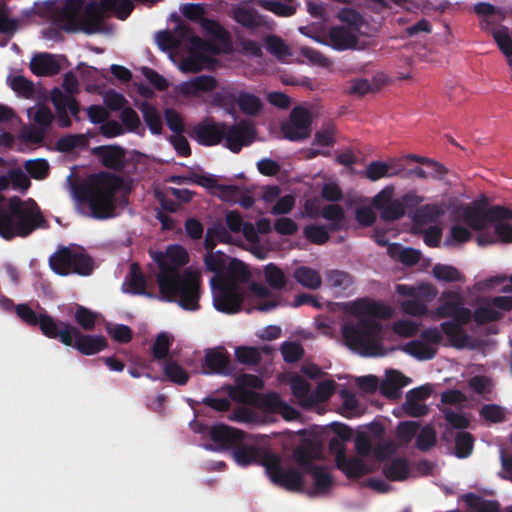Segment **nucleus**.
<instances>
[{"label": "nucleus", "instance_id": "obj_35", "mask_svg": "<svg viewBox=\"0 0 512 512\" xmlns=\"http://www.w3.org/2000/svg\"><path fill=\"white\" fill-rule=\"evenodd\" d=\"M320 215L329 222L328 230L337 232L345 226V211L339 204H329L324 206Z\"/></svg>", "mask_w": 512, "mask_h": 512}, {"label": "nucleus", "instance_id": "obj_23", "mask_svg": "<svg viewBox=\"0 0 512 512\" xmlns=\"http://www.w3.org/2000/svg\"><path fill=\"white\" fill-rule=\"evenodd\" d=\"M204 373L227 375L231 372L228 352L222 348L210 349L205 354Z\"/></svg>", "mask_w": 512, "mask_h": 512}, {"label": "nucleus", "instance_id": "obj_39", "mask_svg": "<svg viewBox=\"0 0 512 512\" xmlns=\"http://www.w3.org/2000/svg\"><path fill=\"white\" fill-rule=\"evenodd\" d=\"M224 280L232 283L247 282L250 278V272L247 266L238 259H232L225 269V274L221 276Z\"/></svg>", "mask_w": 512, "mask_h": 512}, {"label": "nucleus", "instance_id": "obj_24", "mask_svg": "<svg viewBox=\"0 0 512 512\" xmlns=\"http://www.w3.org/2000/svg\"><path fill=\"white\" fill-rule=\"evenodd\" d=\"M304 473L311 475L313 478V489L307 492L308 496H325L330 493L334 479L327 467L317 464L304 471Z\"/></svg>", "mask_w": 512, "mask_h": 512}, {"label": "nucleus", "instance_id": "obj_26", "mask_svg": "<svg viewBox=\"0 0 512 512\" xmlns=\"http://www.w3.org/2000/svg\"><path fill=\"white\" fill-rule=\"evenodd\" d=\"M358 43L357 36L345 26L331 27L328 32L327 44L333 49L344 51L354 49Z\"/></svg>", "mask_w": 512, "mask_h": 512}, {"label": "nucleus", "instance_id": "obj_52", "mask_svg": "<svg viewBox=\"0 0 512 512\" xmlns=\"http://www.w3.org/2000/svg\"><path fill=\"white\" fill-rule=\"evenodd\" d=\"M290 387L293 396L298 399L300 404L304 405L310 402L311 386L306 379L296 375L291 379Z\"/></svg>", "mask_w": 512, "mask_h": 512}, {"label": "nucleus", "instance_id": "obj_63", "mask_svg": "<svg viewBox=\"0 0 512 512\" xmlns=\"http://www.w3.org/2000/svg\"><path fill=\"white\" fill-rule=\"evenodd\" d=\"M186 130H172V134L169 137V141L173 148L176 150L178 155L187 157L191 154V148L189 142L183 132Z\"/></svg>", "mask_w": 512, "mask_h": 512}, {"label": "nucleus", "instance_id": "obj_33", "mask_svg": "<svg viewBox=\"0 0 512 512\" xmlns=\"http://www.w3.org/2000/svg\"><path fill=\"white\" fill-rule=\"evenodd\" d=\"M410 472L409 462L406 458L397 457L384 464L383 475L390 481H403Z\"/></svg>", "mask_w": 512, "mask_h": 512}, {"label": "nucleus", "instance_id": "obj_29", "mask_svg": "<svg viewBox=\"0 0 512 512\" xmlns=\"http://www.w3.org/2000/svg\"><path fill=\"white\" fill-rule=\"evenodd\" d=\"M204 32L213 38L222 48L221 52H230L232 48V38L228 30H226L218 21L213 19H204L201 23Z\"/></svg>", "mask_w": 512, "mask_h": 512}, {"label": "nucleus", "instance_id": "obj_31", "mask_svg": "<svg viewBox=\"0 0 512 512\" xmlns=\"http://www.w3.org/2000/svg\"><path fill=\"white\" fill-rule=\"evenodd\" d=\"M463 325L465 324L459 321H445L441 323V330L447 336L450 345L457 349L465 348L469 342V336Z\"/></svg>", "mask_w": 512, "mask_h": 512}, {"label": "nucleus", "instance_id": "obj_43", "mask_svg": "<svg viewBox=\"0 0 512 512\" xmlns=\"http://www.w3.org/2000/svg\"><path fill=\"white\" fill-rule=\"evenodd\" d=\"M264 276L267 284L275 290L286 289L289 284L282 269L273 263H269L265 266Z\"/></svg>", "mask_w": 512, "mask_h": 512}, {"label": "nucleus", "instance_id": "obj_13", "mask_svg": "<svg viewBox=\"0 0 512 512\" xmlns=\"http://www.w3.org/2000/svg\"><path fill=\"white\" fill-rule=\"evenodd\" d=\"M15 313L27 326H38L45 337L57 339V333L60 328L61 321L49 315L45 310L42 313L37 314L29 304L21 303L16 305Z\"/></svg>", "mask_w": 512, "mask_h": 512}, {"label": "nucleus", "instance_id": "obj_59", "mask_svg": "<svg viewBox=\"0 0 512 512\" xmlns=\"http://www.w3.org/2000/svg\"><path fill=\"white\" fill-rule=\"evenodd\" d=\"M204 262L209 271L216 273L215 276H222L226 269V255L221 251L207 253Z\"/></svg>", "mask_w": 512, "mask_h": 512}, {"label": "nucleus", "instance_id": "obj_28", "mask_svg": "<svg viewBox=\"0 0 512 512\" xmlns=\"http://www.w3.org/2000/svg\"><path fill=\"white\" fill-rule=\"evenodd\" d=\"M262 408L270 412L279 413L284 419L289 421L294 420L299 416V412L282 400L276 392H269L263 396Z\"/></svg>", "mask_w": 512, "mask_h": 512}, {"label": "nucleus", "instance_id": "obj_10", "mask_svg": "<svg viewBox=\"0 0 512 512\" xmlns=\"http://www.w3.org/2000/svg\"><path fill=\"white\" fill-rule=\"evenodd\" d=\"M57 339L87 356L97 354L108 347V341L104 336L83 334L76 326L64 321L60 322Z\"/></svg>", "mask_w": 512, "mask_h": 512}, {"label": "nucleus", "instance_id": "obj_47", "mask_svg": "<svg viewBox=\"0 0 512 512\" xmlns=\"http://www.w3.org/2000/svg\"><path fill=\"white\" fill-rule=\"evenodd\" d=\"M502 312L495 309L490 303L481 304L472 313V318L478 325L488 324L502 318Z\"/></svg>", "mask_w": 512, "mask_h": 512}, {"label": "nucleus", "instance_id": "obj_27", "mask_svg": "<svg viewBox=\"0 0 512 512\" xmlns=\"http://www.w3.org/2000/svg\"><path fill=\"white\" fill-rule=\"evenodd\" d=\"M29 67L36 76H54L61 70L56 56L50 53L36 54L31 59Z\"/></svg>", "mask_w": 512, "mask_h": 512}, {"label": "nucleus", "instance_id": "obj_60", "mask_svg": "<svg viewBox=\"0 0 512 512\" xmlns=\"http://www.w3.org/2000/svg\"><path fill=\"white\" fill-rule=\"evenodd\" d=\"M76 323L86 331H91L95 328L97 315L90 309L84 306H78L74 315Z\"/></svg>", "mask_w": 512, "mask_h": 512}, {"label": "nucleus", "instance_id": "obj_3", "mask_svg": "<svg viewBox=\"0 0 512 512\" xmlns=\"http://www.w3.org/2000/svg\"><path fill=\"white\" fill-rule=\"evenodd\" d=\"M133 8L132 0H100L89 3H85V0H65L57 21L65 32L91 35L103 30L106 12H113L118 19L125 20Z\"/></svg>", "mask_w": 512, "mask_h": 512}, {"label": "nucleus", "instance_id": "obj_20", "mask_svg": "<svg viewBox=\"0 0 512 512\" xmlns=\"http://www.w3.org/2000/svg\"><path fill=\"white\" fill-rule=\"evenodd\" d=\"M239 89L233 84L224 85L211 94L210 105L222 108L226 114L237 118V98Z\"/></svg>", "mask_w": 512, "mask_h": 512}, {"label": "nucleus", "instance_id": "obj_6", "mask_svg": "<svg viewBox=\"0 0 512 512\" xmlns=\"http://www.w3.org/2000/svg\"><path fill=\"white\" fill-rule=\"evenodd\" d=\"M50 268L60 276L78 274L89 276L95 265L93 258L83 249L60 247L49 258Z\"/></svg>", "mask_w": 512, "mask_h": 512}, {"label": "nucleus", "instance_id": "obj_15", "mask_svg": "<svg viewBox=\"0 0 512 512\" xmlns=\"http://www.w3.org/2000/svg\"><path fill=\"white\" fill-rule=\"evenodd\" d=\"M329 449L335 454L336 467L342 471L347 478L357 479L368 473L366 464L360 458H347L345 446L341 440L334 437L329 441Z\"/></svg>", "mask_w": 512, "mask_h": 512}, {"label": "nucleus", "instance_id": "obj_8", "mask_svg": "<svg viewBox=\"0 0 512 512\" xmlns=\"http://www.w3.org/2000/svg\"><path fill=\"white\" fill-rule=\"evenodd\" d=\"M64 94L59 88H54L51 92V101L56 109V118L61 128H69L72 125L70 116L77 118L79 113V104L72 96L78 92V80L74 73L67 72L62 84Z\"/></svg>", "mask_w": 512, "mask_h": 512}, {"label": "nucleus", "instance_id": "obj_49", "mask_svg": "<svg viewBox=\"0 0 512 512\" xmlns=\"http://www.w3.org/2000/svg\"><path fill=\"white\" fill-rule=\"evenodd\" d=\"M389 253L405 265L412 266L419 262L421 254L418 250L410 247H402L394 244L389 247Z\"/></svg>", "mask_w": 512, "mask_h": 512}, {"label": "nucleus", "instance_id": "obj_25", "mask_svg": "<svg viewBox=\"0 0 512 512\" xmlns=\"http://www.w3.org/2000/svg\"><path fill=\"white\" fill-rule=\"evenodd\" d=\"M232 450L234 460L241 466H248L253 463L263 466L264 457L274 454L255 445H245L243 442L236 445Z\"/></svg>", "mask_w": 512, "mask_h": 512}, {"label": "nucleus", "instance_id": "obj_7", "mask_svg": "<svg viewBox=\"0 0 512 512\" xmlns=\"http://www.w3.org/2000/svg\"><path fill=\"white\" fill-rule=\"evenodd\" d=\"M256 132L257 130H189V135L201 145L223 144L231 152L238 153L257 139Z\"/></svg>", "mask_w": 512, "mask_h": 512}, {"label": "nucleus", "instance_id": "obj_58", "mask_svg": "<svg viewBox=\"0 0 512 512\" xmlns=\"http://www.w3.org/2000/svg\"><path fill=\"white\" fill-rule=\"evenodd\" d=\"M24 168L32 178L37 180L45 179L49 174V163L42 158L26 161Z\"/></svg>", "mask_w": 512, "mask_h": 512}, {"label": "nucleus", "instance_id": "obj_38", "mask_svg": "<svg viewBox=\"0 0 512 512\" xmlns=\"http://www.w3.org/2000/svg\"><path fill=\"white\" fill-rule=\"evenodd\" d=\"M294 279L303 287L318 289L322 284L319 272L307 266L297 267L293 272Z\"/></svg>", "mask_w": 512, "mask_h": 512}, {"label": "nucleus", "instance_id": "obj_34", "mask_svg": "<svg viewBox=\"0 0 512 512\" xmlns=\"http://www.w3.org/2000/svg\"><path fill=\"white\" fill-rule=\"evenodd\" d=\"M95 133L88 130L87 134H69L61 137L57 143V149L60 152L69 153L74 149H85L89 145V137H93Z\"/></svg>", "mask_w": 512, "mask_h": 512}, {"label": "nucleus", "instance_id": "obj_45", "mask_svg": "<svg viewBox=\"0 0 512 512\" xmlns=\"http://www.w3.org/2000/svg\"><path fill=\"white\" fill-rule=\"evenodd\" d=\"M264 42L266 50L279 60H284L292 55L290 47L279 36L267 35Z\"/></svg>", "mask_w": 512, "mask_h": 512}, {"label": "nucleus", "instance_id": "obj_40", "mask_svg": "<svg viewBox=\"0 0 512 512\" xmlns=\"http://www.w3.org/2000/svg\"><path fill=\"white\" fill-rule=\"evenodd\" d=\"M467 507L473 512H499L500 506L497 501L486 500L474 493H467L463 497Z\"/></svg>", "mask_w": 512, "mask_h": 512}, {"label": "nucleus", "instance_id": "obj_53", "mask_svg": "<svg viewBox=\"0 0 512 512\" xmlns=\"http://www.w3.org/2000/svg\"><path fill=\"white\" fill-rule=\"evenodd\" d=\"M303 235L309 242L316 245H323L330 239L328 227L325 228L317 224L306 225L303 229Z\"/></svg>", "mask_w": 512, "mask_h": 512}, {"label": "nucleus", "instance_id": "obj_4", "mask_svg": "<svg viewBox=\"0 0 512 512\" xmlns=\"http://www.w3.org/2000/svg\"><path fill=\"white\" fill-rule=\"evenodd\" d=\"M48 227V221L34 200L24 201L18 196L7 199L0 192V236L4 240L25 238L39 228Z\"/></svg>", "mask_w": 512, "mask_h": 512}, {"label": "nucleus", "instance_id": "obj_9", "mask_svg": "<svg viewBox=\"0 0 512 512\" xmlns=\"http://www.w3.org/2000/svg\"><path fill=\"white\" fill-rule=\"evenodd\" d=\"M461 220L475 231L485 228L487 223L496 220H511L512 209L501 205L489 206L486 200L476 201L472 205H465L460 210Z\"/></svg>", "mask_w": 512, "mask_h": 512}, {"label": "nucleus", "instance_id": "obj_12", "mask_svg": "<svg viewBox=\"0 0 512 512\" xmlns=\"http://www.w3.org/2000/svg\"><path fill=\"white\" fill-rule=\"evenodd\" d=\"M263 467L271 480L277 486L288 491L303 492L304 477L296 468L284 469L282 467L281 458L277 454L266 455L263 459Z\"/></svg>", "mask_w": 512, "mask_h": 512}, {"label": "nucleus", "instance_id": "obj_32", "mask_svg": "<svg viewBox=\"0 0 512 512\" xmlns=\"http://www.w3.org/2000/svg\"><path fill=\"white\" fill-rule=\"evenodd\" d=\"M217 88V80L210 75H200L182 85L184 95L199 96L200 92H209Z\"/></svg>", "mask_w": 512, "mask_h": 512}, {"label": "nucleus", "instance_id": "obj_37", "mask_svg": "<svg viewBox=\"0 0 512 512\" xmlns=\"http://www.w3.org/2000/svg\"><path fill=\"white\" fill-rule=\"evenodd\" d=\"M402 350L420 361L433 359L437 353V348L423 342L421 339L406 343Z\"/></svg>", "mask_w": 512, "mask_h": 512}, {"label": "nucleus", "instance_id": "obj_50", "mask_svg": "<svg viewBox=\"0 0 512 512\" xmlns=\"http://www.w3.org/2000/svg\"><path fill=\"white\" fill-rule=\"evenodd\" d=\"M173 337L166 332L159 333L151 347L152 356L156 360H164L167 358L170 347L173 343Z\"/></svg>", "mask_w": 512, "mask_h": 512}, {"label": "nucleus", "instance_id": "obj_44", "mask_svg": "<svg viewBox=\"0 0 512 512\" xmlns=\"http://www.w3.org/2000/svg\"><path fill=\"white\" fill-rule=\"evenodd\" d=\"M163 372L165 377L178 385H185L189 380L188 372L175 360H166L163 365Z\"/></svg>", "mask_w": 512, "mask_h": 512}, {"label": "nucleus", "instance_id": "obj_51", "mask_svg": "<svg viewBox=\"0 0 512 512\" xmlns=\"http://www.w3.org/2000/svg\"><path fill=\"white\" fill-rule=\"evenodd\" d=\"M474 447V437L466 431H459L455 436V455L458 458H467Z\"/></svg>", "mask_w": 512, "mask_h": 512}, {"label": "nucleus", "instance_id": "obj_16", "mask_svg": "<svg viewBox=\"0 0 512 512\" xmlns=\"http://www.w3.org/2000/svg\"><path fill=\"white\" fill-rule=\"evenodd\" d=\"M506 18V12L503 9L498 8L491 17L483 18L480 22V26L485 31L491 33L495 42L497 43L500 51L509 58L511 56V44L512 39L509 35V30L505 26H498Z\"/></svg>", "mask_w": 512, "mask_h": 512}, {"label": "nucleus", "instance_id": "obj_54", "mask_svg": "<svg viewBox=\"0 0 512 512\" xmlns=\"http://www.w3.org/2000/svg\"><path fill=\"white\" fill-rule=\"evenodd\" d=\"M28 115L33 120V122L39 126L38 128H50L49 126L55 119L51 109L44 104L39 105L35 109H29Z\"/></svg>", "mask_w": 512, "mask_h": 512}, {"label": "nucleus", "instance_id": "obj_42", "mask_svg": "<svg viewBox=\"0 0 512 512\" xmlns=\"http://www.w3.org/2000/svg\"><path fill=\"white\" fill-rule=\"evenodd\" d=\"M228 394L229 397L236 402L257 404L262 407V398L264 395H261L253 390L246 389L239 384H236L235 387H230Z\"/></svg>", "mask_w": 512, "mask_h": 512}, {"label": "nucleus", "instance_id": "obj_19", "mask_svg": "<svg viewBox=\"0 0 512 512\" xmlns=\"http://www.w3.org/2000/svg\"><path fill=\"white\" fill-rule=\"evenodd\" d=\"M321 457L322 447L312 439H303L293 451V458L303 472L315 466L314 460Z\"/></svg>", "mask_w": 512, "mask_h": 512}, {"label": "nucleus", "instance_id": "obj_18", "mask_svg": "<svg viewBox=\"0 0 512 512\" xmlns=\"http://www.w3.org/2000/svg\"><path fill=\"white\" fill-rule=\"evenodd\" d=\"M102 165L113 171L120 172L125 167L126 152L123 148L114 145H101L92 149Z\"/></svg>", "mask_w": 512, "mask_h": 512}, {"label": "nucleus", "instance_id": "obj_17", "mask_svg": "<svg viewBox=\"0 0 512 512\" xmlns=\"http://www.w3.org/2000/svg\"><path fill=\"white\" fill-rule=\"evenodd\" d=\"M209 436L217 445V450L233 449L245 440L243 431L224 424L213 425L210 428Z\"/></svg>", "mask_w": 512, "mask_h": 512}, {"label": "nucleus", "instance_id": "obj_41", "mask_svg": "<svg viewBox=\"0 0 512 512\" xmlns=\"http://www.w3.org/2000/svg\"><path fill=\"white\" fill-rule=\"evenodd\" d=\"M290 122L292 128H310L313 122V114L309 108L303 105L295 106L290 112ZM280 128L289 127L282 124Z\"/></svg>", "mask_w": 512, "mask_h": 512}, {"label": "nucleus", "instance_id": "obj_2", "mask_svg": "<svg viewBox=\"0 0 512 512\" xmlns=\"http://www.w3.org/2000/svg\"><path fill=\"white\" fill-rule=\"evenodd\" d=\"M347 311L358 319L342 324L341 334L345 345L361 356L384 355L382 346V325L375 318L387 317L385 305L360 298L346 305Z\"/></svg>", "mask_w": 512, "mask_h": 512}, {"label": "nucleus", "instance_id": "obj_22", "mask_svg": "<svg viewBox=\"0 0 512 512\" xmlns=\"http://www.w3.org/2000/svg\"><path fill=\"white\" fill-rule=\"evenodd\" d=\"M174 32L179 38H181V40L190 43L192 47V53L195 51H204L211 52L213 54H220V50L218 49L217 45L210 43L196 35L191 26L184 21H180L175 26Z\"/></svg>", "mask_w": 512, "mask_h": 512}, {"label": "nucleus", "instance_id": "obj_62", "mask_svg": "<svg viewBox=\"0 0 512 512\" xmlns=\"http://www.w3.org/2000/svg\"><path fill=\"white\" fill-rule=\"evenodd\" d=\"M235 356L238 362L246 365H256L261 361V354L256 347H238Z\"/></svg>", "mask_w": 512, "mask_h": 512}, {"label": "nucleus", "instance_id": "obj_64", "mask_svg": "<svg viewBox=\"0 0 512 512\" xmlns=\"http://www.w3.org/2000/svg\"><path fill=\"white\" fill-rule=\"evenodd\" d=\"M436 443V432L432 426H424L416 438V447L421 451L430 450Z\"/></svg>", "mask_w": 512, "mask_h": 512}, {"label": "nucleus", "instance_id": "obj_55", "mask_svg": "<svg viewBox=\"0 0 512 512\" xmlns=\"http://www.w3.org/2000/svg\"><path fill=\"white\" fill-rule=\"evenodd\" d=\"M433 275L439 281L444 282H461L464 278L457 268L445 264H436L433 267Z\"/></svg>", "mask_w": 512, "mask_h": 512}, {"label": "nucleus", "instance_id": "obj_61", "mask_svg": "<svg viewBox=\"0 0 512 512\" xmlns=\"http://www.w3.org/2000/svg\"><path fill=\"white\" fill-rule=\"evenodd\" d=\"M260 6L280 17H290L296 13V8L276 0H262Z\"/></svg>", "mask_w": 512, "mask_h": 512}, {"label": "nucleus", "instance_id": "obj_46", "mask_svg": "<svg viewBox=\"0 0 512 512\" xmlns=\"http://www.w3.org/2000/svg\"><path fill=\"white\" fill-rule=\"evenodd\" d=\"M326 281L331 288L341 292L349 290L354 283L353 277L341 270L328 271L326 273Z\"/></svg>", "mask_w": 512, "mask_h": 512}, {"label": "nucleus", "instance_id": "obj_48", "mask_svg": "<svg viewBox=\"0 0 512 512\" xmlns=\"http://www.w3.org/2000/svg\"><path fill=\"white\" fill-rule=\"evenodd\" d=\"M443 214L442 209L437 205H424L419 207L413 216V221L416 224H430L435 223Z\"/></svg>", "mask_w": 512, "mask_h": 512}, {"label": "nucleus", "instance_id": "obj_5", "mask_svg": "<svg viewBox=\"0 0 512 512\" xmlns=\"http://www.w3.org/2000/svg\"><path fill=\"white\" fill-rule=\"evenodd\" d=\"M122 186V177L100 172L89 177L88 182L77 191V196L89 205L93 218L104 220L115 216V194Z\"/></svg>", "mask_w": 512, "mask_h": 512}, {"label": "nucleus", "instance_id": "obj_11", "mask_svg": "<svg viewBox=\"0 0 512 512\" xmlns=\"http://www.w3.org/2000/svg\"><path fill=\"white\" fill-rule=\"evenodd\" d=\"M211 286L216 310L226 314H235L241 310L244 291L238 284L226 281L221 276H214Z\"/></svg>", "mask_w": 512, "mask_h": 512}, {"label": "nucleus", "instance_id": "obj_21", "mask_svg": "<svg viewBox=\"0 0 512 512\" xmlns=\"http://www.w3.org/2000/svg\"><path fill=\"white\" fill-rule=\"evenodd\" d=\"M122 291L132 295H142L148 298H154L155 295L147 291V279L138 263L130 265L129 273L126 275L122 285Z\"/></svg>", "mask_w": 512, "mask_h": 512}, {"label": "nucleus", "instance_id": "obj_14", "mask_svg": "<svg viewBox=\"0 0 512 512\" xmlns=\"http://www.w3.org/2000/svg\"><path fill=\"white\" fill-rule=\"evenodd\" d=\"M440 305L436 308V314L440 318H453L452 321L468 324L472 320V312L463 306L461 295L452 290L441 294Z\"/></svg>", "mask_w": 512, "mask_h": 512}, {"label": "nucleus", "instance_id": "obj_56", "mask_svg": "<svg viewBox=\"0 0 512 512\" xmlns=\"http://www.w3.org/2000/svg\"><path fill=\"white\" fill-rule=\"evenodd\" d=\"M11 89L18 95L31 99L34 96V83L22 75L14 76L10 83Z\"/></svg>", "mask_w": 512, "mask_h": 512}, {"label": "nucleus", "instance_id": "obj_57", "mask_svg": "<svg viewBox=\"0 0 512 512\" xmlns=\"http://www.w3.org/2000/svg\"><path fill=\"white\" fill-rule=\"evenodd\" d=\"M88 117L93 124H101L99 128H122L117 122L112 121L107 124H103L108 119L107 110L100 105H91L88 110Z\"/></svg>", "mask_w": 512, "mask_h": 512}, {"label": "nucleus", "instance_id": "obj_30", "mask_svg": "<svg viewBox=\"0 0 512 512\" xmlns=\"http://www.w3.org/2000/svg\"><path fill=\"white\" fill-rule=\"evenodd\" d=\"M237 107L243 115L255 118L263 112L264 103L255 93L239 89L236 108Z\"/></svg>", "mask_w": 512, "mask_h": 512}, {"label": "nucleus", "instance_id": "obj_36", "mask_svg": "<svg viewBox=\"0 0 512 512\" xmlns=\"http://www.w3.org/2000/svg\"><path fill=\"white\" fill-rule=\"evenodd\" d=\"M234 20L251 30H255L263 25V17L256 10L247 7H238L233 12Z\"/></svg>", "mask_w": 512, "mask_h": 512}, {"label": "nucleus", "instance_id": "obj_1", "mask_svg": "<svg viewBox=\"0 0 512 512\" xmlns=\"http://www.w3.org/2000/svg\"><path fill=\"white\" fill-rule=\"evenodd\" d=\"M157 261L160 268L157 283L162 299L177 302L185 310H198L201 277L190 269L179 272V267L189 261L186 249L181 245H170Z\"/></svg>", "mask_w": 512, "mask_h": 512}]
</instances>
